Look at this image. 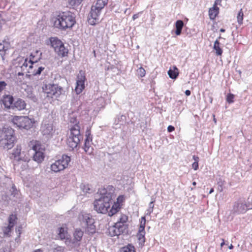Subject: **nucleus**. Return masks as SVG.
Listing matches in <instances>:
<instances>
[{
    "mask_svg": "<svg viewBox=\"0 0 252 252\" xmlns=\"http://www.w3.org/2000/svg\"><path fill=\"white\" fill-rule=\"evenodd\" d=\"M127 220V217L125 215H122L121 216V217L119 219V220L115 224L113 229L114 231V235H119L120 234L121 232L123 231V227L121 225L123 224L124 226V223L126 222Z\"/></svg>",
    "mask_w": 252,
    "mask_h": 252,
    "instance_id": "obj_13",
    "label": "nucleus"
},
{
    "mask_svg": "<svg viewBox=\"0 0 252 252\" xmlns=\"http://www.w3.org/2000/svg\"><path fill=\"white\" fill-rule=\"evenodd\" d=\"M168 74L170 78L176 79L179 74L178 69L177 67L174 66L173 69L170 68L168 71Z\"/></svg>",
    "mask_w": 252,
    "mask_h": 252,
    "instance_id": "obj_27",
    "label": "nucleus"
},
{
    "mask_svg": "<svg viewBox=\"0 0 252 252\" xmlns=\"http://www.w3.org/2000/svg\"><path fill=\"white\" fill-rule=\"evenodd\" d=\"M141 219H142V220L141 222V224H140V225L139 227V230L145 231L146 220L145 219V217H142Z\"/></svg>",
    "mask_w": 252,
    "mask_h": 252,
    "instance_id": "obj_42",
    "label": "nucleus"
},
{
    "mask_svg": "<svg viewBox=\"0 0 252 252\" xmlns=\"http://www.w3.org/2000/svg\"><path fill=\"white\" fill-rule=\"evenodd\" d=\"M55 52L58 54L59 56L62 57L65 56L68 53L67 50L65 48L63 43L61 46L58 48Z\"/></svg>",
    "mask_w": 252,
    "mask_h": 252,
    "instance_id": "obj_30",
    "label": "nucleus"
},
{
    "mask_svg": "<svg viewBox=\"0 0 252 252\" xmlns=\"http://www.w3.org/2000/svg\"><path fill=\"white\" fill-rule=\"evenodd\" d=\"M42 55V53H39V57L38 58H36L35 57V55L33 53H31L30 56V60L29 61V63H31V65L29 66V68H32V64L35 63H37L38 61L41 59V56Z\"/></svg>",
    "mask_w": 252,
    "mask_h": 252,
    "instance_id": "obj_26",
    "label": "nucleus"
},
{
    "mask_svg": "<svg viewBox=\"0 0 252 252\" xmlns=\"http://www.w3.org/2000/svg\"><path fill=\"white\" fill-rule=\"evenodd\" d=\"M0 252H11L8 247H5L0 249Z\"/></svg>",
    "mask_w": 252,
    "mask_h": 252,
    "instance_id": "obj_50",
    "label": "nucleus"
},
{
    "mask_svg": "<svg viewBox=\"0 0 252 252\" xmlns=\"http://www.w3.org/2000/svg\"><path fill=\"white\" fill-rule=\"evenodd\" d=\"M52 47L54 49L55 51L63 44V42L56 37H52L50 39Z\"/></svg>",
    "mask_w": 252,
    "mask_h": 252,
    "instance_id": "obj_22",
    "label": "nucleus"
},
{
    "mask_svg": "<svg viewBox=\"0 0 252 252\" xmlns=\"http://www.w3.org/2000/svg\"><path fill=\"white\" fill-rule=\"evenodd\" d=\"M137 72L138 75H139L141 77H144L145 75V70L142 67H139L137 69Z\"/></svg>",
    "mask_w": 252,
    "mask_h": 252,
    "instance_id": "obj_43",
    "label": "nucleus"
},
{
    "mask_svg": "<svg viewBox=\"0 0 252 252\" xmlns=\"http://www.w3.org/2000/svg\"><path fill=\"white\" fill-rule=\"evenodd\" d=\"M70 161V157L63 155L61 158L56 160L51 165V170L55 173L63 171L67 167Z\"/></svg>",
    "mask_w": 252,
    "mask_h": 252,
    "instance_id": "obj_5",
    "label": "nucleus"
},
{
    "mask_svg": "<svg viewBox=\"0 0 252 252\" xmlns=\"http://www.w3.org/2000/svg\"><path fill=\"white\" fill-rule=\"evenodd\" d=\"M219 8L216 6L213 5V7L210 8L209 11V15L210 19H214L219 13Z\"/></svg>",
    "mask_w": 252,
    "mask_h": 252,
    "instance_id": "obj_23",
    "label": "nucleus"
},
{
    "mask_svg": "<svg viewBox=\"0 0 252 252\" xmlns=\"http://www.w3.org/2000/svg\"><path fill=\"white\" fill-rule=\"evenodd\" d=\"M43 91L47 94V97L57 99L62 93V88L55 84L45 85L42 87Z\"/></svg>",
    "mask_w": 252,
    "mask_h": 252,
    "instance_id": "obj_8",
    "label": "nucleus"
},
{
    "mask_svg": "<svg viewBox=\"0 0 252 252\" xmlns=\"http://www.w3.org/2000/svg\"><path fill=\"white\" fill-rule=\"evenodd\" d=\"M24 152H21V147L20 145H17L13 150L10 156V158L13 160V162L18 161L21 158H24Z\"/></svg>",
    "mask_w": 252,
    "mask_h": 252,
    "instance_id": "obj_14",
    "label": "nucleus"
},
{
    "mask_svg": "<svg viewBox=\"0 0 252 252\" xmlns=\"http://www.w3.org/2000/svg\"><path fill=\"white\" fill-rule=\"evenodd\" d=\"M252 208L250 204H247L245 201L240 200L234 203L232 211L234 214H244L248 210Z\"/></svg>",
    "mask_w": 252,
    "mask_h": 252,
    "instance_id": "obj_9",
    "label": "nucleus"
},
{
    "mask_svg": "<svg viewBox=\"0 0 252 252\" xmlns=\"http://www.w3.org/2000/svg\"><path fill=\"white\" fill-rule=\"evenodd\" d=\"M82 1L83 0H68V2L71 6H78Z\"/></svg>",
    "mask_w": 252,
    "mask_h": 252,
    "instance_id": "obj_38",
    "label": "nucleus"
},
{
    "mask_svg": "<svg viewBox=\"0 0 252 252\" xmlns=\"http://www.w3.org/2000/svg\"><path fill=\"white\" fill-rule=\"evenodd\" d=\"M6 86V83L4 81H0V92H1Z\"/></svg>",
    "mask_w": 252,
    "mask_h": 252,
    "instance_id": "obj_49",
    "label": "nucleus"
},
{
    "mask_svg": "<svg viewBox=\"0 0 252 252\" xmlns=\"http://www.w3.org/2000/svg\"><path fill=\"white\" fill-rule=\"evenodd\" d=\"M14 223H12L11 222L9 223L8 226L4 228L3 230L4 233L5 234H8L9 232L10 231L11 228L14 226Z\"/></svg>",
    "mask_w": 252,
    "mask_h": 252,
    "instance_id": "obj_41",
    "label": "nucleus"
},
{
    "mask_svg": "<svg viewBox=\"0 0 252 252\" xmlns=\"http://www.w3.org/2000/svg\"><path fill=\"white\" fill-rule=\"evenodd\" d=\"M120 205L118 203L114 204L112 207V208L108 210L107 213H108V215L110 216H112L114 214H116L119 210H120Z\"/></svg>",
    "mask_w": 252,
    "mask_h": 252,
    "instance_id": "obj_28",
    "label": "nucleus"
},
{
    "mask_svg": "<svg viewBox=\"0 0 252 252\" xmlns=\"http://www.w3.org/2000/svg\"><path fill=\"white\" fill-rule=\"evenodd\" d=\"M80 127L78 123L70 128V133L67 139V145L69 148V150H73L76 148L83 138L80 134Z\"/></svg>",
    "mask_w": 252,
    "mask_h": 252,
    "instance_id": "obj_4",
    "label": "nucleus"
},
{
    "mask_svg": "<svg viewBox=\"0 0 252 252\" xmlns=\"http://www.w3.org/2000/svg\"><path fill=\"white\" fill-rule=\"evenodd\" d=\"M90 131L87 130L86 131V138L85 139L84 147L85 152L89 154H91L93 150V148L91 147L92 137H90Z\"/></svg>",
    "mask_w": 252,
    "mask_h": 252,
    "instance_id": "obj_16",
    "label": "nucleus"
},
{
    "mask_svg": "<svg viewBox=\"0 0 252 252\" xmlns=\"http://www.w3.org/2000/svg\"><path fill=\"white\" fill-rule=\"evenodd\" d=\"M213 49L215 51L216 55L218 56L221 55L222 50L220 47V43L218 39H217L214 42Z\"/></svg>",
    "mask_w": 252,
    "mask_h": 252,
    "instance_id": "obj_29",
    "label": "nucleus"
},
{
    "mask_svg": "<svg viewBox=\"0 0 252 252\" xmlns=\"http://www.w3.org/2000/svg\"><path fill=\"white\" fill-rule=\"evenodd\" d=\"M45 69L44 67L40 66L38 67L37 69H34L32 72V74L33 76H36L37 75H40L42 71Z\"/></svg>",
    "mask_w": 252,
    "mask_h": 252,
    "instance_id": "obj_40",
    "label": "nucleus"
},
{
    "mask_svg": "<svg viewBox=\"0 0 252 252\" xmlns=\"http://www.w3.org/2000/svg\"><path fill=\"white\" fill-rule=\"evenodd\" d=\"M108 1V0H97L93 5L102 10L107 4Z\"/></svg>",
    "mask_w": 252,
    "mask_h": 252,
    "instance_id": "obj_24",
    "label": "nucleus"
},
{
    "mask_svg": "<svg viewBox=\"0 0 252 252\" xmlns=\"http://www.w3.org/2000/svg\"><path fill=\"white\" fill-rule=\"evenodd\" d=\"M17 60H18L19 63H22L21 68L22 70H24L28 66L29 62H28V58H19L17 59Z\"/></svg>",
    "mask_w": 252,
    "mask_h": 252,
    "instance_id": "obj_31",
    "label": "nucleus"
},
{
    "mask_svg": "<svg viewBox=\"0 0 252 252\" xmlns=\"http://www.w3.org/2000/svg\"><path fill=\"white\" fill-rule=\"evenodd\" d=\"M85 87L84 83L80 81L77 80L75 91L77 94H80Z\"/></svg>",
    "mask_w": 252,
    "mask_h": 252,
    "instance_id": "obj_32",
    "label": "nucleus"
},
{
    "mask_svg": "<svg viewBox=\"0 0 252 252\" xmlns=\"http://www.w3.org/2000/svg\"><path fill=\"white\" fill-rule=\"evenodd\" d=\"M220 32H225V30H224V29H221L220 30Z\"/></svg>",
    "mask_w": 252,
    "mask_h": 252,
    "instance_id": "obj_64",
    "label": "nucleus"
},
{
    "mask_svg": "<svg viewBox=\"0 0 252 252\" xmlns=\"http://www.w3.org/2000/svg\"><path fill=\"white\" fill-rule=\"evenodd\" d=\"M234 97L235 95L233 94L229 93L226 95V100L228 103L230 104L234 102Z\"/></svg>",
    "mask_w": 252,
    "mask_h": 252,
    "instance_id": "obj_37",
    "label": "nucleus"
},
{
    "mask_svg": "<svg viewBox=\"0 0 252 252\" xmlns=\"http://www.w3.org/2000/svg\"><path fill=\"white\" fill-rule=\"evenodd\" d=\"M81 188L83 191L85 193H90L93 191V189L89 185H82Z\"/></svg>",
    "mask_w": 252,
    "mask_h": 252,
    "instance_id": "obj_36",
    "label": "nucleus"
},
{
    "mask_svg": "<svg viewBox=\"0 0 252 252\" xmlns=\"http://www.w3.org/2000/svg\"><path fill=\"white\" fill-rule=\"evenodd\" d=\"M175 129V128L172 126H169L167 127V130L169 132H172Z\"/></svg>",
    "mask_w": 252,
    "mask_h": 252,
    "instance_id": "obj_52",
    "label": "nucleus"
},
{
    "mask_svg": "<svg viewBox=\"0 0 252 252\" xmlns=\"http://www.w3.org/2000/svg\"><path fill=\"white\" fill-rule=\"evenodd\" d=\"M145 231L139 230L138 233L137 234V238L139 240V243L141 244H144L145 241Z\"/></svg>",
    "mask_w": 252,
    "mask_h": 252,
    "instance_id": "obj_34",
    "label": "nucleus"
},
{
    "mask_svg": "<svg viewBox=\"0 0 252 252\" xmlns=\"http://www.w3.org/2000/svg\"><path fill=\"white\" fill-rule=\"evenodd\" d=\"M25 95L26 96L33 101V102H36L37 100V98L33 94V89L32 87L29 86H27L26 88L25 89Z\"/></svg>",
    "mask_w": 252,
    "mask_h": 252,
    "instance_id": "obj_18",
    "label": "nucleus"
},
{
    "mask_svg": "<svg viewBox=\"0 0 252 252\" xmlns=\"http://www.w3.org/2000/svg\"><path fill=\"white\" fill-rule=\"evenodd\" d=\"M3 104L7 108H12L13 105V97L10 95H5L2 99Z\"/></svg>",
    "mask_w": 252,
    "mask_h": 252,
    "instance_id": "obj_19",
    "label": "nucleus"
},
{
    "mask_svg": "<svg viewBox=\"0 0 252 252\" xmlns=\"http://www.w3.org/2000/svg\"><path fill=\"white\" fill-rule=\"evenodd\" d=\"M219 184H220V188H219V189H220V191H221L222 190V185L223 184L222 182H221L220 183H219Z\"/></svg>",
    "mask_w": 252,
    "mask_h": 252,
    "instance_id": "obj_58",
    "label": "nucleus"
},
{
    "mask_svg": "<svg viewBox=\"0 0 252 252\" xmlns=\"http://www.w3.org/2000/svg\"><path fill=\"white\" fill-rule=\"evenodd\" d=\"M18 76H23L24 73L22 72H19L17 73Z\"/></svg>",
    "mask_w": 252,
    "mask_h": 252,
    "instance_id": "obj_59",
    "label": "nucleus"
},
{
    "mask_svg": "<svg viewBox=\"0 0 252 252\" xmlns=\"http://www.w3.org/2000/svg\"><path fill=\"white\" fill-rule=\"evenodd\" d=\"M221 0H216L214 5L217 6L218 4H220Z\"/></svg>",
    "mask_w": 252,
    "mask_h": 252,
    "instance_id": "obj_54",
    "label": "nucleus"
},
{
    "mask_svg": "<svg viewBox=\"0 0 252 252\" xmlns=\"http://www.w3.org/2000/svg\"><path fill=\"white\" fill-rule=\"evenodd\" d=\"M243 12L242 10L241 9L237 15V21L239 24H242L243 20Z\"/></svg>",
    "mask_w": 252,
    "mask_h": 252,
    "instance_id": "obj_39",
    "label": "nucleus"
},
{
    "mask_svg": "<svg viewBox=\"0 0 252 252\" xmlns=\"http://www.w3.org/2000/svg\"><path fill=\"white\" fill-rule=\"evenodd\" d=\"M31 161V160L24 155V158H21L18 161H16L14 163V168L18 171H24L28 169V163Z\"/></svg>",
    "mask_w": 252,
    "mask_h": 252,
    "instance_id": "obj_12",
    "label": "nucleus"
},
{
    "mask_svg": "<svg viewBox=\"0 0 252 252\" xmlns=\"http://www.w3.org/2000/svg\"><path fill=\"white\" fill-rule=\"evenodd\" d=\"M12 122L19 128L29 129L32 127L34 121L27 116H15Z\"/></svg>",
    "mask_w": 252,
    "mask_h": 252,
    "instance_id": "obj_7",
    "label": "nucleus"
},
{
    "mask_svg": "<svg viewBox=\"0 0 252 252\" xmlns=\"http://www.w3.org/2000/svg\"><path fill=\"white\" fill-rule=\"evenodd\" d=\"M83 235V232L80 229H76L74 233L73 243L80 242Z\"/></svg>",
    "mask_w": 252,
    "mask_h": 252,
    "instance_id": "obj_21",
    "label": "nucleus"
},
{
    "mask_svg": "<svg viewBox=\"0 0 252 252\" xmlns=\"http://www.w3.org/2000/svg\"><path fill=\"white\" fill-rule=\"evenodd\" d=\"M114 188L109 186L100 191L101 197L94 202V209L98 213L105 214L110 208L111 200L114 195Z\"/></svg>",
    "mask_w": 252,
    "mask_h": 252,
    "instance_id": "obj_1",
    "label": "nucleus"
},
{
    "mask_svg": "<svg viewBox=\"0 0 252 252\" xmlns=\"http://www.w3.org/2000/svg\"><path fill=\"white\" fill-rule=\"evenodd\" d=\"M15 141L14 130L10 127L4 126L0 131V146L3 149H11Z\"/></svg>",
    "mask_w": 252,
    "mask_h": 252,
    "instance_id": "obj_3",
    "label": "nucleus"
},
{
    "mask_svg": "<svg viewBox=\"0 0 252 252\" xmlns=\"http://www.w3.org/2000/svg\"><path fill=\"white\" fill-rule=\"evenodd\" d=\"M59 237L61 238V239H64L67 236V232L65 229L64 228L60 227L59 229L58 232Z\"/></svg>",
    "mask_w": 252,
    "mask_h": 252,
    "instance_id": "obj_35",
    "label": "nucleus"
},
{
    "mask_svg": "<svg viewBox=\"0 0 252 252\" xmlns=\"http://www.w3.org/2000/svg\"><path fill=\"white\" fill-rule=\"evenodd\" d=\"M75 22L74 14L70 11H67L58 15L54 22V24L57 28L65 30L72 28Z\"/></svg>",
    "mask_w": 252,
    "mask_h": 252,
    "instance_id": "obj_2",
    "label": "nucleus"
},
{
    "mask_svg": "<svg viewBox=\"0 0 252 252\" xmlns=\"http://www.w3.org/2000/svg\"><path fill=\"white\" fill-rule=\"evenodd\" d=\"M40 130L43 135L46 137H50L52 136L54 130L52 121L44 120L42 122Z\"/></svg>",
    "mask_w": 252,
    "mask_h": 252,
    "instance_id": "obj_10",
    "label": "nucleus"
},
{
    "mask_svg": "<svg viewBox=\"0 0 252 252\" xmlns=\"http://www.w3.org/2000/svg\"><path fill=\"white\" fill-rule=\"evenodd\" d=\"M9 48L10 43L8 41L2 40L0 42V55L2 60H4V56Z\"/></svg>",
    "mask_w": 252,
    "mask_h": 252,
    "instance_id": "obj_17",
    "label": "nucleus"
},
{
    "mask_svg": "<svg viewBox=\"0 0 252 252\" xmlns=\"http://www.w3.org/2000/svg\"><path fill=\"white\" fill-rule=\"evenodd\" d=\"M175 26L176 29L175 33L177 35H179L181 33L184 26L183 21L180 20H177L175 23Z\"/></svg>",
    "mask_w": 252,
    "mask_h": 252,
    "instance_id": "obj_25",
    "label": "nucleus"
},
{
    "mask_svg": "<svg viewBox=\"0 0 252 252\" xmlns=\"http://www.w3.org/2000/svg\"><path fill=\"white\" fill-rule=\"evenodd\" d=\"M78 219L80 221L84 223V225L87 227V231L89 233L93 234L95 232V227L94 224V220L91 215L82 212L79 214Z\"/></svg>",
    "mask_w": 252,
    "mask_h": 252,
    "instance_id": "obj_6",
    "label": "nucleus"
},
{
    "mask_svg": "<svg viewBox=\"0 0 252 252\" xmlns=\"http://www.w3.org/2000/svg\"><path fill=\"white\" fill-rule=\"evenodd\" d=\"M101 11L102 10L98 8L93 5L92 6L88 19V21L90 24L95 25L96 22H98Z\"/></svg>",
    "mask_w": 252,
    "mask_h": 252,
    "instance_id": "obj_11",
    "label": "nucleus"
},
{
    "mask_svg": "<svg viewBox=\"0 0 252 252\" xmlns=\"http://www.w3.org/2000/svg\"><path fill=\"white\" fill-rule=\"evenodd\" d=\"M39 53V51H36L33 54L35 55V57H36L37 54Z\"/></svg>",
    "mask_w": 252,
    "mask_h": 252,
    "instance_id": "obj_61",
    "label": "nucleus"
},
{
    "mask_svg": "<svg viewBox=\"0 0 252 252\" xmlns=\"http://www.w3.org/2000/svg\"><path fill=\"white\" fill-rule=\"evenodd\" d=\"M33 150L35 153L33 156V160L36 161L37 163H41L44 159V155L43 151L40 150L39 148H38V146L34 145L33 146Z\"/></svg>",
    "mask_w": 252,
    "mask_h": 252,
    "instance_id": "obj_15",
    "label": "nucleus"
},
{
    "mask_svg": "<svg viewBox=\"0 0 252 252\" xmlns=\"http://www.w3.org/2000/svg\"><path fill=\"white\" fill-rule=\"evenodd\" d=\"M222 240V243L220 244V247H222L224 245H225V243H224V241L223 239Z\"/></svg>",
    "mask_w": 252,
    "mask_h": 252,
    "instance_id": "obj_60",
    "label": "nucleus"
},
{
    "mask_svg": "<svg viewBox=\"0 0 252 252\" xmlns=\"http://www.w3.org/2000/svg\"><path fill=\"white\" fill-rule=\"evenodd\" d=\"M214 191V189L212 188L211 189V190L209 191V193L211 194Z\"/></svg>",
    "mask_w": 252,
    "mask_h": 252,
    "instance_id": "obj_63",
    "label": "nucleus"
},
{
    "mask_svg": "<svg viewBox=\"0 0 252 252\" xmlns=\"http://www.w3.org/2000/svg\"><path fill=\"white\" fill-rule=\"evenodd\" d=\"M16 219H17V218H16V216L12 214L9 217L8 222H9V223L11 222L12 223H14V224Z\"/></svg>",
    "mask_w": 252,
    "mask_h": 252,
    "instance_id": "obj_46",
    "label": "nucleus"
},
{
    "mask_svg": "<svg viewBox=\"0 0 252 252\" xmlns=\"http://www.w3.org/2000/svg\"><path fill=\"white\" fill-rule=\"evenodd\" d=\"M26 104L24 100L21 98H18L13 103V109L16 108L18 110H22L26 108Z\"/></svg>",
    "mask_w": 252,
    "mask_h": 252,
    "instance_id": "obj_20",
    "label": "nucleus"
},
{
    "mask_svg": "<svg viewBox=\"0 0 252 252\" xmlns=\"http://www.w3.org/2000/svg\"><path fill=\"white\" fill-rule=\"evenodd\" d=\"M120 252H135L134 247L131 244H128L126 247L121 248Z\"/></svg>",
    "mask_w": 252,
    "mask_h": 252,
    "instance_id": "obj_33",
    "label": "nucleus"
},
{
    "mask_svg": "<svg viewBox=\"0 0 252 252\" xmlns=\"http://www.w3.org/2000/svg\"><path fill=\"white\" fill-rule=\"evenodd\" d=\"M155 200H152L151 201L149 205V208L147 210V214H150L152 212H153V208L154 207V202Z\"/></svg>",
    "mask_w": 252,
    "mask_h": 252,
    "instance_id": "obj_44",
    "label": "nucleus"
},
{
    "mask_svg": "<svg viewBox=\"0 0 252 252\" xmlns=\"http://www.w3.org/2000/svg\"><path fill=\"white\" fill-rule=\"evenodd\" d=\"M10 191L11 192V195H13V196H15L17 194H18V193L17 190L14 186H13L11 188Z\"/></svg>",
    "mask_w": 252,
    "mask_h": 252,
    "instance_id": "obj_47",
    "label": "nucleus"
},
{
    "mask_svg": "<svg viewBox=\"0 0 252 252\" xmlns=\"http://www.w3.org/2000/svg\"><path fill=\"white\" fill-rule=\"evenodd\" d=\"M185 94L187 95V96H189L190 94V91L189 90H186L185 91Z\"/></svg>",
    "mask_w": 252,
    "mask_h": 252,
    "instance_id": "obj_56",
    "label": "nucleus"
},
{
    "mask_svg": "<svg viewBox=\"0 0 252 252\" xmlns=\"http://www.w3.org/2000/svg\"><path fill=\"white\" fill-rule=\"evenodd\" d=\"M228 248H229V249H230V250H231V249H233V245H232V244H231V245L229 246V247H228Z\"/></svg>",
    "mask_w": 252,
    "mask_h": 252,
    "instance_id": "obj_62",
    "label": "nucleus"
},
{
    "mask_svg": "<svg viewBox=\"0 0 252 252\" xmlns=\"http://www.w3.org/2000/svg\"><path fill=\"white\" fill-rule=\"evenodd\" d=\"M193 159H194V162H198V161H199V157H197V156H193Z\"/></svg>",
    "mask_w": 252,
    "mask_h": 252,
    "instance_id": "obj_55",
    "label": "nucleus"
},
{
    "mask_svg": "<svg viewBox=\"0 0 252 252\" xmlns=\"http://www.w3.org/2000/svg\"><path fill=\"white\" fill-rule=\"evenodd\" d=\"M138 17V15L137 14H134L133 15V17H132V19L133 20H135L136 19H137V18Z\"/></svg>",
    "mask_w": 252,
    "mask_h": 252,
    "instance_id": "obj_57",
    "label": "nucleus"
},
{
    "mask_svg": "<svg viewBox=\"0 0 252 252\" xmlns=\"http://www.w3.org/2000/svg\"><path fill=\"white\" fill-rule=\"evenodd\" d=\"M53 252H63V248L62 247L58 246L53 249Z\"/></svg>",
    "mask_w": 252,
    "mask_h": 252,
    "instance_id": "obj_48",
    "label": "nucleus"
},
{
    "mask_svg": "<svg viewBox=\"0 0 252 252\" xmlns=\"http://www.w3.org/2000/svg\"><path fill=\"white\" fill-rule=\"evenodd\" d=\"M77 78L78 81H80L84 83L86 78L82 71H80L79 74L78 75Z\"/></svg>",
    "mask_w": 252,
    "mask_h": 252,
    "instance_id": "obj_45",
    "label": "nucleus"
},
{
    "mask_svg": "<svg viewBox=\"0 0 252 252\" xmlns=\"http://www.w3.org/2000/svg\"><path fill=\"white\" fill-rule=\"evenodd\" d=\"M70 122L72 123H77V121L76 118L74 117H71L70 119Z\"/></svg>",
    "mask_w": 252,
    "mask_h": 252,
    "instance_id": "obj_53",
    "label": "nucleus"
},
{
    "mask_svg": "<svg viewBox=\"0 0 252 252\" xmlns=\"http://www.w3.org/2000/svg\"><path fill=\"white\" fill-rule=\"evenodd\" d=\"M192 168L196 170L198 168V163L197 162H194L192 164Z\"/></svg>",
    "mask_w": 252,
    "mask_h": 252,
    "instance_id": "obj_51",
    "label": "nucleus"
}]
</instances>
